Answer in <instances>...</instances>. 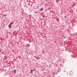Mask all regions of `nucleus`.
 Returning a JSON list of instances; mask_svg holds the SVG:
<instances>
[{"instance_id": "f257e3e1", "label": "nucleus", "mask_w": 77, "mask_h": 77, "mask_svg": "<svg viewBox=\"0 0 77 77\" xmlns=\"http://www.w3.org/2000/svg\"><path fill=\"white\" fill-rule=\"evenodd\" d=\"M8 27H9V29H11V28L12 27V26H11V25L9 24L8 25Z\"/></svg>"}, {"instance_id": "f03ea898", "label": "nucleus", "mask_w": 77, "mask_h": 77, "mask_svg": "<svg viewBox=\"0 0 77 77\" xmlns=\"http://www.w3.org/2000/svg\"><path fill=\"white\" fill-rule=\"evenodd\" d=\"M43 9H44V8H41L40 9V11H43Z\"/></svg>"}, {"instance_id": "7ed1b4c3", "label": "nucleus", "mask_w": 77, "mask_h": 77, "mask_svg": "<svg viewBox=\"0 0 77 77\" xmlns=\"http://www.w3.org/2000/svg\"><path fill=\"white\" fill-rule=\"evenodd\" d=\"M65 73H66V71H64L63 72V74H65Z\"/></svg>"}, {"instance_id": "20e7f679", "label": "nucleus", "mask_w": 77, "mask_h": 77, "mask_svg": "<svg viewBox=\"0 0 77 77\" xmlns=\"http://www.w3.org/2000/svg\"><path fill=\"white\" fill-rule=\"evenodd\" d=\"M56 3H58L59 2V0H56Z\"/></svg>"}, {"instance_id": "39448f33", "label": "nucleus", "mask_w": 77, "mask_h": 77, "mask_svg": "<svg viewBox=\"0 0 77 77\" xmlns=\"http://www.w3.org/2000/svg\"><path fill=\"white\" fill-rule=\"evenodd\" d=\"M13 24V22H12L11 23H10V25H12Z\"/></svg>"}, {"instance_id": "423d86ee", "label": "nucleus", "mask_w": 77, "mask_h": 77, "mask_svg": "<svg viewBox=\"0 0 77 77\" xmlns=\"http://www.w3.org/2000/svg\"><path fill=\"white\" fill-rule=\"evenodd\" d=\"M31 73H33L32 72L33 71V70H31Z\"/></svg>"}, {"instance_id": "0eeeda50", "label": "nucleus", "mask_w": 77, "mask_h": 77, "mask_svg": "<svg viewBox=\"0 0 77 77\" xmlns=\"http://www.w3.org/2000/svg\"><path fill=\"white\" fill-rule=\"evenodd\" d=\"M14 71V72H15V73H16V71Z\"/></svg>"}, {"instance_id": "6e6552de", "label": "nucleus", "mask_w": 77, "mask_h": 77, "mask_svg": "<svg viewBox=\"0 0 77 77\" xmlns=\"http://www.w3.org/2000/svg\"><path fill=\"white\" fill-rule=\"evenodd\" d=\"M65 18H66V16H65Z\"/></svg>"}, {"instance_id": "1a4fd4ad", "label": "nucleus", "mask_w": 77, "mask_h": 77, "mask_svg": "<svg viewBox=\"0 0 77 77\" xmlns=\"http://www.w3.org/2000/svg\"><path fill=\"white\" fill-rule=\"evenodd\" d=\"M6 14H5V16H4V17H6Z\"/></svg>"}, {"instance_id": "9d476101", "label": "nucleus", "mask_w": 77, "mask_h": 77, "mask_svg": "<svg viewBox=\"0 0 77 77\" xmlns=\"http://www.w3.org/2000/svg\"><path fill=\"white\" fill-rule=\"evenodd\" d=\"M14 71H16V72H17V71L16 70H15Z\"/></svg>"}, {"instance_id": "9b49d317", "label": "nucleus", "mask_w": 77, "mask_h": 77, "mask_svg": "<svg viewBox=\"0 0 77 77\" xmlns=\"http://www.w3.org/2000/svg\"><path fill=\"white\" fill-rule=\"evenodd\" d=\"M37 12H35V13H37Z\"/></svg>"}, {"instance_id": "f8f14e48", "label": "nucleus", "mask_w": 77, "mask_h": 77, "mask_svg": "<svg viewBox=\"0 0 77 77\" xmlns=\"http://www.w3.org/2000/svg\"><path fill=\"white\" fill-rule=\"evenodd\" d=\"M37 8H39V6H38Z\"/></svg>"}, {"instance_id": "ddd939ff", "label": "nucleus", "mask_w": 77, "mask_h": 77, "mask_svg": "<svg viewBox=\"0 0 77 77\" xmlns=\"http://www.w3.org/2000/svg\"><path fill=\"white\" fill-rule=\"evenodd\" d=\"M69 74H70V73H69Z\"/></svg>"}]
</instances>
